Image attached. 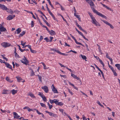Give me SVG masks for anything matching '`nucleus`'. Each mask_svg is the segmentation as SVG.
<instances>
[{
	"label": "nucleus",
	"mask_w": 120,
	"mask_h": 120,
	"mask_svg": "<svg viewBox=\"0 0 120 120\" xmlns=\"http://www.w3.org/2000/svg\"><path fill=\"white\" fill-rule=\"evenodd\" d=\"M30 70L31 71V74L30 75L31 76H33L34 75V73L33 71V70L32 69H30Z\"/></svg>",
	"instance_id": "2f4dec72"
},
{
	"label": "nucleus",
	"mask_w": 120,
	"mask_h": 120,
	"mask_svg": "<svg viewBox=\"0 0 120 120\" xmlns=\"http://www.w3.org/2000/svg\"><path fill=\"white\" fill-rule=\"evenodd\" d=\"M51 50L53 51V52H61L58 50H56L55 49H51Z\"/></svg>",
	"instance_id": "393cba45"
},
{
	"label": "nucleus",
	"mask_w": 120,
	"mask_h": 120,
	"mask_svg": "<svg viewBox=\"0 0 120 120\" xmlns=\"http://www.w3.org/2000/svg\"><path fill=\"white\" fill-rule=\"evenodd\" d=\"M59 64L60 66L61 67H64L65 68L66 67V66H65L64 65L62 64H61L60 63H59Z\"/></svg>",
	"instance_id": "5fc2aeb1"
},
{
	"label": "nucleus",
	"mask_w": 120,
	"mask_h": 120,
	"mask_svg": "<svg viewBox=\"0 0 120 120\" xmlns=\"http://www.w3.org/2000/svg\"><path fill=\"white\" fill-rule=\"evenodd\" d=\"M60 55H64V56H67L68 55V54H67L65 53H59Z\"/></svg>",
	"instance_id": "09e8293b"
},
{
	"label": "nucleus",
	"mask_w": 120,
	"mask_h": 120,
	"mask_svg": "<svg viewBox=\"0 0 120 120\" xmlns=\"http://www.w3.org/2000/svg\"><path fill=\"white\" fill-rule=\"evenodd\" d=\"M71 76L74 78H75L77 76L76 75L72 73L71 74Z\"/></svg>",
	"instance_id": "a18cd8bd"
},
{
	"label": "nucleus",
	"mask_w": 120,
	"mask_h": 120,
	"mask_svg": "<svg viewBox=\"0 0 120 120\" xmlns=\"http://www.w3.org/2000/svg\"><path fill=\"white\" fill-rule=\"evenodd\" d=\"M26 33V31H23L21 33H20L19 36V37H20L22 36L23 35H24Z\"/></svg>",
	"instance_id": "aec40b11"
},
{
	"label": "nucleus",
	"mask_w": 120,
	"mask_h": 120,
	"mask_svg": "<svg viewBox=\"0 0 120 120\" xmlns=\"http://www.w3.org/2000/svg\"><path fill=\"white\" fill-rule=\"evenodd\" d=\"M52 116L54 117H57L58 116L56 114H54L53 113V114L52 115Z\"/></svg>",
	"instance_id": "864d4df0"
},
{
	"label": "nucleus",
	"mask_w": 120,
	"mask_h": 120,
	"mask_svg": "<svg viewBox=\"0 0 120 120\" xmlns=\"http://www.w3.org/2000/svg\"><path fill=\"white\" fill-rule=\"evenodd\" d=\"M16 78L18 82H20V81L22 80V79L19 77H16Z\"/></svg>",
	"instance_id": "5701e85b"
},
{
	"label": "nucleus",
	"mask_w": 120,
	"mask_h": 120,
	"mask_svg": "<svg viewBox=\"0 0 120 120\" xmlns=\"http://www.w3.org/2000/svg\"><path fill=\"white\" fill-rule=\"evenodd\" d=\"M15 17V15H9L7 18V19L8 20H11L12 19Z\"/></svg>",
	"instance_id": "39448f33"
},
{
	"label": "nucleus",
	"mask_w": 120,
	"mask_h": 120,
	"mask_svg": "<svg viewBox=\"0 0 120 120\" xmlns=\"http://www.w3.org/2000/svg\"><path fill=\"white\" fill-rule=\"evenodd\" d=\"M101 73L102 75V77L103 78V79H105V78L104 77V73H103V72L102 71H101Z\"/></svg>",
	"instance_id": "bf43d9fd"
},
{
	"label": "nucleus",
	"mask_w": 120,
	"mask_h": 120,
	"mask_svg": "<svg viewBox=\"0 0 120 120\" xmlns=\"http://www.w3.org/2000/svg\"><path fill=\"white\" fill-rule=\"evenodd\" d=\"M60 8L61 9V10L62 11H64L65 10V9L63 7V6L61 5H60Z\"/></svg>",
	"instance_id": "49530a36"
},
{
	"label": "nucleus",
	"mask_w": 120,
	"mask_h": 120,
	"mask_svg": "<svg viewBox=\"0 0 120 120\" xmlns=\"http://www.w3.org/2000/svg\"><path fill=\"white\" fill-rule=\"evenodd\" d=\"M34 110L36 111V112L39 115H41V113L38 110H37L36 109H34Z\"/></svg>",
	"instance_id": "de8ad7c7"
},
{
	"label": "nucleus",
	"mask_w": 120,
	"mask_h": 120,
	"mask_svg": "<svg viewBox=\"0 0 120 120\" xmlns=\"http://www.w3.org/2000/svg\"><path fill=\"white\" fill-rule=\"evenodd\" d=\"M43 21L48 26H49V23L47 22L45 19H43Z\"/></svg>",
	"instance_id": "c9c22d12"
},
{
	"label": "nucleus",
	"mask_w": 120,
	"mask_h": 120,
	"mask_svg": "<svg viewBox=\"0 0 120 120\" xmlns=\"http://www.w3.org/2000/svg\"><path fill=\"white\" fill-rule=\"evenodd\" d=\"M13 113L14 116V118H16V119H18L20 117V116H19L16 112H14Z\"/></svg>",
	"instance_id": "f8f14e48"
},
{
	"label": "nucleus",
	"mask_w": 120,
	"mask_h": 120,
	"mask_svg": "<svg viewBox=\"0 0 120 120\" xmlns=\"http://www.w3.org/2000/svg\"><path fill=\"white\" fill-rule=\"evenodd\" d=\"M63 104V103L62 102H59L58 101H57V103L56 105L61 106H62Z\"/></svg>",
	"instance_id": "4be33fe9"
},
{
	"label": "nucleus",
	"mask_w": 120,
	"mask_h": 120,
	"mask_svg": "<svg viewBox=\"0 0 120 120\" xmlns=\"http://www.w3.org/2000/svg\"><path fill=\"white\" fill-rule=\"evenodd\" d=\"M6 79L7 81L10 82H12L13 81L12 80H11L8 77H6Z\"/></svg>",
	"instance_id": "b1692460"
},
{
	"label": "nucleus",
	"mask_w": 120,
	"mask_h": 120,
	"mask_svg": "<svg viewBox=\"0 0 120 120\" xmlns=\"http://www.w3.org/2000/svg\"><path fill=\"white\" fill-rule=\"evenodd\" d=\"M76 25L80 30H81L82 29L81 26L80 25H79L77 23H76Z\"/></svg>",
	"instance_id": "e433bc0d"
},
{
	"label": "nucleus",
	"mask_w": 120,
	"mask_h": 120,
	"mask_svg": "<svg viewBox=\"0 0 120 120\" xmlns=\"http://www.w3.org/2000/svg\"><path fill=\"white\" fill-rule=\"evenodd\" d=\"M49 12L50 15L52 16L54 20H56V19L55 18V17L54 16L53 14L51 12V11H49Z\"/></svg>",
	"instance_id": "a211bd4d"
},
{
	"label": "nucleus",
	"mask_w": 120,
	"mask_h": 120,
	"mask_svg": "<svg viewBox=\"0 0 120 120\" xmlns=\"http://www.w3.org/2000/svg\"><path fill=\"white\" fill-rule=\"evenodd\" d=\"M49 102L51 104L55 103L56 104L57 102V100L56 99H54L53 100L50 99L49 100Z\"/></svg>",
	"instance_id": "1a4fd4ad"
},
{
	"label": "nucleus",
	"mask_w": 120,
	"mask_h": 120,
	"mask_svg": "<svg viewBox=\"0 0 120 120\" xmlns=\"http://www.w3.org/2000/svg\"><path fill=\"white\" fill-rule=\"evenodd\" d=\"M7 30L4 27H3L2 26H0V31L4 32L5 31Z\"/></svg>",
	"instance_id": "9b49d317"
},
{
	"label": "nucleus",
	"mask_w": 120,
	"mask_h": 120,
	"mask_svg": "<svg viewBox=\"0 0 120 120\" xmlns=\"http://www.w3.org/2000/svg\"><path fill=\"white\" fill-rule=\"evenodd\" d=\"M50 40L49 39V42H51L52 41V40L53 38L52 37H50Z\"/></svg>",
	"instance_id": "338daca9"
},
{
	"label": "nucleus",
	"mask_w": 120,
	"mask_h": 120,
	"mask_svg": "<svg viewBox=\"0 0 120 120\" xmlns=\"http://www.w3.org/2000/svg\"><path fill=\"white\" fill-rule=\"evenodd\" d=\"M97 103L99 105H100L101 107H102L103 108H104V106L101 104L99 101H97Z\"/></svg>",
	"instance_id": "ea45409f"
},
{
	"label": "nucleus",
	"mask_w": 120,
	"mask_h": 120,
	"mask_svg": "<svg viewBox=\"0 0 120 120\" xmlns=\"http://www.w3.org/2000/svg\"><path fill=\"white\" fill-rule=\"evenodd\" d=\"M88 3L90 5L92 9L94 12L96 13L98 15L104 18L105 19H106L107 17L105 16L102 14L100 12L98 11L94 8L93 7L94 5V4L92 1L90 0Z\"/></svg>",
	"instance_id": "f257e3e1"
},
{
	"label": "nucleus",
	"mask_w": 120,
	"mask_h": 120,
	"mask_svg": "<svg viewBox=\"0 0 120 120\" xmlns=\"http://www.w3.org/2000/svg\"><path fill=\"white\" fill-rule=\"evenodd\" d=\"M0 62L1 63H4L5 64L6 63L4 60H2L1 59H0Z\"/></svg>",
	"instance_id": "4d7b16f0"
},
{
	"label": "nucleus",
	"mask_w": 120,
	"mask_h": 120,
	"mask_svg": "<svg viewBox=\"0 0 120 120\" xmlns=\"http://www.w3.org/2000/svg\"><path fill=\"white\" fill-rule=\"evenodd\" d=\"M41 89L44 90L45 92L46 93H47L49 91V89L48 87L46 86H43L41 87Z\"/></svg>",
	"instance_id": "423d86ee"
},
{
	"label": "nucleus",
	"mask_w": 120,
	"mask_h": 120,
	"mask_svg": "<svg viewBox=\"0 0 120 120\" xmlns=\"http://www.w3.org/2000/svg\"><path fill=\"white\" fill-rule=\"evenodd\" d=\"M11 93L13 94L14 95L17 92V90H15L14 89H13L11 91Z\"/></svg>",
	"instance_id": "412c9836"
},
{
	"label": "nucleus",
	"mask_w": 120,
	"mask_h": 120,
	"mask_svg": "<svg viewBox=\"0 0 120 120\" xmlns=\"http://www.w3.org/2000/svg\"><path fill=\"white\" fill-rule=\"evenodd\" d=\"M51 88L52 90L54 93H58L57 89L55 88L54 85L52 84L51 86Z\"/></svg>",
	"instance_id": "6e6552de"
},
{
	"label": "nucleus",
	"mask_w": 120,
	"mask_h": 120,
	"mask_svg": "<svg viewBox=\"0 0 120 120\" xmlns=\"http://www.w3.org/2000/svg\"><path fill=\"white\" fill-rule=\"evenodd\" d=\"M43 38V36L41 35L40 36V38L39 40V41L40 42L42 40Z\"/></svg>",
	"instance_id": "6e6d98bb"
},
{
	"label": "nucleus",
	"mask_w": 120,
	"mask_h": 120,
	"mask_svg": "<svg viewBox=\"0 0 120 120\" xmlns=\"http://www.w3.org/2000/svg\"><path fill=\"white\" fill-rule=\"evenodd\" d=\"M67 116L69 118L70 120H73L71 117L69 115H67Z\"/></svg>",
	"instance_id": "774afa93"
},
{
	"label": "nucleus",
	"mask_w": 120,
	"mask_h": 120,
	"mask_svg": "<svg viewBox=\"0 0 120 120\" xmlns=\"http://www.w3.org/2000/svg\"><path fill=\"white\" fill-rule=\"evenodd\" d=\"M45 112L46 113H49V115L50 116H52V115L53 114V113H52V112H48V111H45Z\"/></svg>",
	"instance_id": "c85d7f7f"
},
{
	"label": "nucleus",
	"mask_w": 120,
	"mask_h": 120,
	"mask_svg": "<svg viewBox=\"0 0 120 120\" xmlns=\"http://www.w3.org/2000/svg\"><path fill=\"white\" fill-rule=\"evenodd\" d=\"M92 19V22L97 26H100V24L98 22L94 17L91 19Z\"/></svg>",
	"instance_id": "f03ea898"
},
{
	"label": "nucleus",
	"mask_w": 120,
	"mask_h": 120,
	"mask_svg": "<svg viewBox=\"0 0 120 120\" xmlns=\"http://www.w3.org/2000/svg\"><path fill=\"white\" fill-rule=\"evenodd\" d=\"M68 90L69 92L71 94V95H72L73 94V93L69 89H68Z\"/></svg>",
	"instance_id": "680f3d73"
},
{
	"label": "nucleus",
	"mask_w": 120,
	"mask_h": 120,
	"mask_svg": "<svg viewBox=\"0 0 120 120\" xmlns=\"http://www.w3.org/2000/svg\"><path fill=\"white\" fill-rule=\"evenodd\" d=\"M24 58L21 60V62L24 64L26 65L28 63V60L26 59L25 56H24Z\"/></svg>",
	"instance_id": "20e7f679"
},
{
	"label": "nucleus",
	"mask_w": 120,
	"mask_h": 120,
	"mask_svg": "<svg viewBox=\"0 0 120 120\" xmlns=\"http://www.w3.org/2000/svg\"><path fill=\"white\" fill-rule=\"evenodd\" d=\"M102 21H103V22H104V23H105L106 24H107V25H109V24L110 23L108 22L107 21H105V20H102Z\"/></svg>",
	"instance_id": "4c0bfd02"
},
{
	"label": "nucleus",
	"mask_w": 120,
	"mask_h": 120,
	"mask_svg": "<svg viewBox=\"0 0 120 120\" xmlns=\"http://www.w3.org/2000/svg\"><path fill=\"white\" fill-rule=\"evenodd\" d=\"M106 57L107 58H108L109 59L111 58L108 55V53H107V54L106 53Z\"/></svg>",
	"instance_id": "13d9d810"
},
{
	"label": "nucleus",
	"mask_w": 120,
	"mask_h": 120,
	"mask_svg": "<svg viewBox=\"0 0 120 120\" xmlns=\"http://www.w3.org/2000/svg\"><path fill=\"white\" fill-rule=\"evenodd\" d=\"M41 63L43 65V66H44V69H47L46 68V66L45 64L43 63V62H41Z\"/></svg>",
	"instance_id": "79ce46f5"
},
{
	"label": "nucleus",
	"mask_w": 120,
	"mask_h": 120,
	"mask_svg": "<svg viewBox=\"0 0 120 120\" xmlns=\"http://www.w3.org/2000/svg\"><path fill=\"white\" fill-rule=\"evenodd\" d=\"M26 44V42H25L24 43H23V44H21V45L23 46L22 48H23L24 46Z\"/></svg>",
	"instance_id": "e2e57ef3"
},
{
	"label": "nucleus",
	"mask_w": 120,
	"mask_h": 120,
	"mask_svg": "<svg viewBox=\"0 0 120 120\" xmlns=\"http://www.w3.org/2000/svg\"><path fill=\"white\" fill-rule=\"evenodd\" d=\"M115 66L119 70H120V65L119 64H116L115 65Z\"/></svg>",
	"instance_id": "a878e982"
},
{
	"label": "nucleus",
	"mask_w": 120,
	"mask_h": 120,
	"mask_svg": "<svg viewBox=\"0 0 120 120\" xmlns=\"http://www.w3.org/2000/svg\"><path fill=\"white\" fill-rule=\"evenodd\" d=\"M8 90H6L4 89L3 90V91L2 93V94H8Z\"/></svg>",
	"instance_id": "6ab92c4d"
},
{
	"label": "nucleus",
	"mask_w": 120,
	"mask_h": 120,
	"mask_svg": "<svg viewBox=\"0 0 120 120\" xmlns=\"http://www.w3.org/2000/svg\"><path fill=\"white\" fill-rule=\"evenodd\" d=\"M44 39L47 42H49V39H48L47 37H46L44 38Z\"/></svg>",
	"instance_id": "58836bf2"
},
{
	"label": "nucleus",
	"mask_w": 120,
	"mask_h": 120,
	"mask_svg": "<svg viewBox=\"0 0 120 120\" xmlns=\"http://www.w3.org/2000/svg\"><path fill=\"white\" fill-rule=\"evenodd\" d=\"M27 110L29 112H30L31 111H33L32 110V109H30L29 107H28V108L27 109Z\"/></svg>",
	"instance_id": "0e129e2a"
},
{
	"label": "nucleus",
	"mask_w": 120,
	"mask_h": 120,
	"mask_svg": "<svg viewBox=\"0 0 120 120\" xmlns=\"http://www.w3.org/2000/svg\"><path fill=\"white\" fill-rule=\"evenodd\" d=\"M108 25L111 28L113 29L114 28V27L110 23Z\"/></svg>",
	"instance_id": "69168bd1"
},
{
	"label": "nucleus",
	"mask_w": 120,
	"mask_h": 120,
	"mask_svg": "<svg viewBox=\"0 0 120 120\" xmlns=\"http://www.w3.org/2000/svg\"><path fill=\"white\" fill-rule=\"evenodd\" d=\"M21 30L20 28H18L16 30V31L15 32V34H18L21 32Z\"/></svg>",
	"instance_id": "ddd939ff"
},
{
	"label": "nucleus",
	"mask_w": 120,
	"mask_h": 120,
	"mask_svg": "<svg viewBox=\"0 0 120 120\" xmlns=\"http://www.w3.org/2000/svg\"><path fill=\"white\" fill-rule=\"evenodd\" d=\"M38 95L40 96L41 98L43 96V95H44L43 93H41V92H40L39 93Z\"/></svg>",
	"instance_id": "c03bdc74"
},
{
	"label": "nucleus",
	"mask_w": 120,
	"mask_h": 120,
	"mask_svg": "<svg viewBox=\"0 0 120 120\" xmlns=\"http://www.w3.org/2000/svg\"><path fill=\"white\" fill-rule=\"evenodd\" d=\"M41 98H42V99L44 101H47V100L46 98L44 95H43Z\"/></svg>",
	"instance_id": "bb28decb"
},
{
	"label": "nucleus",
	"mask_w": 120,
	"mask_h": 120,
	"mask_svg": "<svg viewBox=\"0 0 120 120\" xmlns=\"http://www.w3.org/2000/svg\"><path fill=\"white\" fill-rule=\"evenodd\" d=\"M1 45L4 48L8 47L10 46L11 44L7 42H3L1 43Z\"/></svg>",
	"instance_id": "7ed1b4c3"
},
{
	"label": "nucleus",
	"mask_w": 120,
	"mask_h": 120,
	"mask_svg": "<svg viewBox=\"0 0 120 120\" xmlns=\"http://www.w3.org/2000/svg\"><path fill=\"white\" fill-rule=\"evenodd\" d=\"M61 17H62V18L63 19V20L64 21H65L66 22V23L68 25V22H67V21L65 19H64L63 17L62 16H61Z\"/></svg>",
	"instance_id": "3c124183"
},
{
	"label": "nucleus",
	"mask_w": 120,
	"mask_h": 120,
	"mask_svg": "<svg viewBox=\"0 0 120 120\" xmlns=\"http://www.w3.org/2000/svg\"><path fill=\"white\" fill-rule=\"evenodd\" d=\"M37 76H38L39 78V80L41 82H42V81L41 80V78L42 77L40 75H37Z\"/></svg>",
	"instance_id": "72a5a7b5"
},
{
	"label": "nucleus",
	"mask_w": 120,
	"mask_h": 120,
	"mask_svg": "<svg viewBox=\"0 0 120 120\" xmlns=\"http://www.w3.org/2000/svg\"><path fill=\"white\" fill-rule=\"evenodd\" d=\"M88 14H89V15H90V16L91 17V19H92L94 17V16H93V15H92V14L90 12H88Z\"/></svg>",
	"instance_id": "c756f323"
},
{
	"label": "nucleus",
	"mask_w": 120,
	"mask_h": 120,
	"mask_svg": "<svg viewBox=\"0 0 120 120\" xmlns=\"http://www.w3.org/2000/svg\"><path fill=\"white\" fill-rule=\"evenodd\" d=\"M47 104L49 106V109H51L53 107L52 105H51L49 102H48Z\"/></svg>",
	"instance_id": "7c9ffc66"
},
{
	"label": "nucleus",
	"mask_w": 120,
	"mask_h": 120,
	"mask_svg": "<svg viewBox=\"0 0 120 120\" xmlns=\"http://www.w3.org/2000/svg\"><path fill=\"white\" fill-rule=\"evenodd\" d=\"M74 15L78 19V20L79 21H81L80 16L79 15H77L76 14L75 15Z\"/></svg>",
	"instance_id": "f3484780"
},
{
	"label": "nucleus",
	"mask_w": 120,
	"mask_h": 120,
	"mask_svg": "<svg viewBox=\"0 0 120 120\" xmlns=\"http://www.w3.org/2000/svg\"><path fill=\"white\" fill-rule=\"evenodd\" d=\"M5 64L6 65V67L8 68L11 69V70H12V66L10 65L9 63L7 62H6Z\"/></svg>",
	"instance_id": "9d476101"
},
{
	"label": "nucleus",
	"mask_w": 120,
	"mask_h": 120,
	"mask_svg": "<svg viewBox=\"0 0 120 120\" xmlns=\"http://www.w3.org/2000/svg\"><path fill=\"white\" fill-rule=\"evenodd\" d=\"M49 32L51 35H55V31L53 30H51V31L49 30Z\"/></svg>",
	"instance_id": "4468645a"
},
{
	"label": "nucleus",
	"mask_w": 120,
	"mask_h": 120,
	"mask_svg": "<svg viewBox=\"0 0 120 120\" xmlns=\"http://www.w3.org/2000/svg\"><path fill=\"white\" fill-rule=\"evenodd\" d=\"M0 8L3 10L7 11L8 10V8L3 4H0Z\"/></svg>",
	"instance_id": "0eeeda50"
},
{
	"label": "nucleus",
	"mask_w": 120,
	"mask_h": 120,
	"mask_svg": "<svg viewBox=\"0 0 120 120\" xmlns=\"http://www.w3.org/2000/svg\"><path fill=\"white\" fill-rule=\"evenodd\" d=\"M82 118L83 120H87V119L84 115H82Z\"/></svg>",
	"instance_id": "603ef678"
},
{
	"label": "nucleus",
	"mask_w": 120,
	"mask_h": 120,
	"mask_svg": "<svg viewBox=\"0 0 120 120\" xmlns=\"http://www.w3.org/2000/svg\"><path fill=\"white\" fill-rule=\"evenodd\" d=\"M81 57L83 59L85 60V61H87L86 60V59H87V58L86 56H85L83 55L82 54L80 55L79 56V57Z\"/></svg>",
	"instance_id": "2eb2a0df"
},
{
	"label": "nucleus",
	"mask_w": 120,
	"mask_h": 120,
	"mask_svg": "<svg viewBox=\"0 0 120 120\" xmlns=\"http://www.w3.org/2000/svg\"><path fill=\"white\" fill-rule=\"evenodd\" d=\"M15 56L16 57L19 58V55L18 54H17V53H15Z\"/></svg>",
	"instance_id": "8fccbe9b"
},
{
	"label": "nucleus",
	"mask_w": 120,
	"mask_h": 120,
	"mask_svg": "<svg viewBox=\"0 0 120 120\" xmlns=\"http://www.w3.org/2000/svg\"><path fill=\"white\" fill-rule=\"evenodd\" d=\"M108 65L109 67V68H110L111 69V70H112L113 69H114L113 68V67L112 66H111L110 65L109 62L108 63Z\"/></svg>",
	"instance_id": "37998d69"
},
{
	"label": "nucleus",
	"mask_w": 120,
	"mask_h": 120,
	"mask_svg": "<svg viewBox=\"0 0 120 120\" xmlns=\"http://www.w3.org/2000/svg\"><path fill=\"white\" fill-rule=\"evenodd\" d=\"M29 95L32 98H36V97L35 96H34V94L31 93H30L29 94Z\"/></svg>",
	"instance_id": "cd10ccee"
},
{
	"label": "nucleus",
	"mask_w": 120,
	"mask_h": 120,
	"mask_svg": "<svg viewBox=\"0 0 120 120\" xmlns=\"http://www.w3.org/2000/svg\"><path fill=\"white\" fill-rule=\"evenodd\" d=\"M34 22L33 21H31V27H34Z\"/></svg>",
	"instance_id": "a19ab883"
},
{
	"label": "nucleus",
	"mask_w": 120,
	"mask_h": 120,
	"mask_svg": "<svg viewBox=\"0 0 120 120\" xmlns=\"http://www.w3.org/2000/svg\"><path fill=\"white\" fill-rule=\"evenodd\" d=\"M104 7L106 8V9H108L109 10L111 11H112V9H111L110 8H109V7H108V6H106L105 5L104 6Z\"/></svg>",
	"instance_id": "f704fd0d"
},
{
	"label": "nucleus",
	"mask_w": 120,
	"mask_h": 120,
	"mask_svg": "<svg viewBox=\"0 0 120 120\" xmlns=\"http://www.w3.org/2000/svg\"><path fill=\"white\" fill-rule=\"evenodd\" d=\"M74 15H75L76 14V10L75 7H74Z\"/></svg>",
	"instance_id": "052dcab7"
},
{
	"label": "nucleus",
	"mask_w": 120,
	"mask_h": 120,
	"mask_svg": "<svg viewBox=\"0 0 120 120\" xmlns=\"http://www.w3.org/2000/svg\"><path fill=\"white\" fill-rule=\"evenodd\" d=\"M7 11L9 13L11 14H12L14 13V11L12 10L11 9H8V8Z\"/></svg>",
	"instance_id": "dca6fc26"
},
{
	"label": "nucleus",
	"mask_w": 120,
	"mask_h": 120,
	"mask_svg": "<svg viewBox=\"0 0 120 120\" xmlns=\"http://www.w3.org/2000/svg\"><path fill=\"white\" fill-rule=\"evenodd\" d=\"M40 104L41 106L44 108H45L46 107L45 105L43 104V103H40Z\"/></svg>",
	"instance_id": "473e14b6"
}]
</instances>
